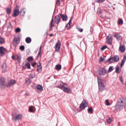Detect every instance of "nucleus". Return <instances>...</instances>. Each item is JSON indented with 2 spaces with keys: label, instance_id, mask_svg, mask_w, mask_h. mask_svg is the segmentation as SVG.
<instances>
[{
  "label": "nucleus",
  "instance_id": "nucleus-40",
  "mask_svg": "<svg viewBox=\"0 0 126 126\" xmlns=\"http://www.w3.org/2000/svg\"><path fill=\"white\" fill-rule=\"evenodd\" d=\"M29 110L30 112H34L33 109L32 107H31L29 108Z\"/></svg>",
  "mask_w": 126,
  "mask_h": 126
},
{
  "label": "nucleus",
  "instance_id": "nucleus-23",
  "mask_svg": "<svg viewBox=\"0 0 126 126\" xmlns=\"http://www.w3.org/2000/svg\"><path fill=\"white\" fill-rule=\"evenodd\" d=\"M115 72L117 73H119L121 71V69L118 66H116L115 67Z\"/></svg>",
  "mask_w": 126,
  "mask_h": 126
},
{
  "label": "nucleus",
  "instance_id": "nucleus-37",
  "mask_svg": "<svg viewBox=\"0 0 126 126\" xmlns=\"http://www.w3.org/2000/svg\"><path fill=\"white\" fill-rule=\"evenodd\" d=\"M105 0H96V2L98 3H102L104 2Z\"/></svg>",
  "mask_w": 126,
  "mask_h": 126
},
{
  "label": "nucleus",
  "instance_id": "nucleus-43",
  "mask_svg": "<svg viewBox=\"0 0 126 126\" xmlns=\"http://www.w3.org/2000/svg\"><path fill=\"white\" fill-rule=\"evenodd\" d=\"M20 31V29L19 28H17L16 29L15 31L16 33Z\"/></svg>",
  "mask_w": 126,
  "mask_h": 126
},
{
  "label": "nucleus",
  "instance_id": "nucleus-52",
  "mask_svg": "<svg viewBox=\"0 0 126 126\" xmlns=\"http://www.w3.org/2000/svg\"><path fill=\"white\" fill-rule=\"evenodd\" d=\"M36 63H33L32 65V66L33 67H34V66L36 64Z\"/></svg>",
  "mask_w": 126,
  "mask_h": 126
},
{
  "label": "nucleus",
  "instance_id": "nucleus-49",
  "mask_svg": "<svg viewBox=\"0 0 126 126\" xmlns=\"http://www.w3.org/2000/svg\"><path fill=\"white\" fill-rule=\"evenodd\" d=\"M60 0H58L57 1V2H56V4H60V1H59Z\"/></svg>",
  "mask_w": 126,
  "mask_h": 126
},
{
  "label": "nucleus",
  "instance_id": "nucleus-9",
  "mask_svg": "<svg viewBox=\"0 0 126 126\" xmlns=\"http://www.w3.org/2000/svg\"><path fill=\"white\" fill-rule=\"evenodd\" d=\"M55 47H56L55 51H58L60 49L61 47V42L59 40L58 41Z\"/></svg>",
  "mask_w": 126,
  "mask_h": 126
},
{
  "label": "nucleus",
  "instance_id": "nucleus-21",
  "mask_svg": "<svg viewBox=\"0 0 126 126\" xmlns=\"http://www.w3.org/2000/svg\"><path fill=\"white\" fill-rule=\"evenodd\" d=\"M126 60V56H124V57L123 59L122 60L121 64V66L122 67V66L124 64Z\"/></svg>",
  "mask_w": 126,
  "mask_h": 126
},
{
  "label": "nucleus",
  "instance_id": "nucleus-1",
  "mask_svg": "<svg viewBox=\"0 0 126 126\" xmlns=\"http://www.w3.org/2000/svg\"><path fill=\"white\" fill-rule=\"evenodd\" d=\"M126 104V99L123 98H120L117 101L115 106V109L117 111H120L122 109L123 106Z\"/></svg>",
  "mask_w": 126,
  "mask_h": 126
},
{
  "label": "nucleus",
  "instance_id": "nucleus-18",
  "mask_svg": "<svg viewBox=\"0 0 126 126\" xmlns=\"http://www.w3.org/2000/svg\"><path fill=\"white\" fill-rule=\"evenodd\" d=\"M72 17L70 20L69 22L67 24L66 26V27L67 29H69L71 27V21Z\"/></svg>",
  "mask_w": 126,
  "mask_h": 126
},
{
  "label": "nucleus",
  "instance_id": "nucleus-41",
  "mask_svg": "<svg viewBox=\"0 0 126 126\" xmlns=\"http://www.w3.org/2000/svg\"><path fill=\"white\" fill-rule=\"evenodd\" d=\"M4 42V39L3 38H1L0 36V43L2 44Z\"/></svg>",
  "mask_w": 126,
  "mask_h": 126
},
{
  "label": "nucleus",
  "instance_id": "nucleus-7",
  "mask_svg": "<svg viewBox=\"0 0 126 126\" xmlns=\"http://www.w3.org/2000/svg\"><path fill=\"white\" fill-rule=\"evenodd\" d=\"M61 89L67 93H71V90L70 89L65 87L64 86H62L61 87Z\"/></svg>",
  "mask_w": 126,
  "mask_h": 126
},
{
  "label": "nucleus",
  "instance_id": "nucleus-50",
  "mask_svg": "<svg viewBox=\"0 0 126 126\" xmlns=\"http://www.w3.org/2000/svg\"><path fill=\"white\" fill-rule=\"evenodd\" d=\"M12 58L14 60L15 58V57L14 55H13L12 56Z\"/></svg>",
  "mask_w": 126,
  "mask_h": 126
},
{
  "label": "nucleus",
  "instance_id": "nucleus-8",
  "mask_svg": "<svg viewBox=\"0 0 126 126\" xmlns=\"http://www.w3.org/2000/svg\"><path fill=\"white\" fill-rule=\"evenodd\" d=\"M20 41V39L18 38H15L13 40V45L15 47H16Z\"/></svg>",
  "mask_w": 126,
  "mask_h": 126
},
{
  "label": "nucleus",
  "instance_id": "nucleus-39",
  "mask_svg": "<svg viewBox=\"0 0 126 126\" xmlns=\"http://www.w3.org/2000/svg\"><path fill=\"white\" fill-rule=\"evenodd\" d=\"M112 121V120L110 118H109L107 120V122L108 123H110Z\"/></svg>",
  "mask_w": 126,
  "mask_h": 126
},
{
  "label": "nucleus",
  "instance_id": "nucleus-44",
  "mask_svg": "<svg viewBox=\"0 0 126 126\" xmlns=\"http://www.w3.org/2000/svg\"><path fill=\"white\" fill-rule=\"evenodd\" d=\"M113 70V67L112 66H110L109 68L108 71L110 72Z\"/></svg>",
  "mask_w": 126,
  "mask_h": 126
},
{
  "label": "nucleus",
  "instance_id": "nucleus-30",
  "mask_svg": "<svg viewBox=\"0 0 126 126\" xmlns=\"http://www.w3.org/2000/svg\"><path fill=\"white\" fill-rule=\"evenodd\" d=\"M55 68L57 70H59L61 69V65H57L56 66Z\"/></svg>",
  "mask_w": 126,
  "mask_h": 126
},
{
  "label": "nucleus",
  "instance_id": "nucleus-31",
  "mask_svg": "<svg viewBox=\"0 0 126 126\" xmlns=\"http://www.w3.org/2000/svg\"><path fill=\"white\" fill-rule=\"evenodd\" d=\"M41 63H39V65H37V66L38 67L37 70L38 71H39V70H41L42 69V67L41 66Z\"/></svg>",
  "mask_w": 126,
  "mask_h": 126
},
{
  "label": "nucleus",
  "instance_id": "nucleus-28",
  "mask_svg": "<svg viewBox=\"0 0 126 126\" xmlns=\"http://www.w3.org/2000/svg\"><path fill=\"white\" fill-rule=\"evenodd\" d=\"M31 79L28 78L26 79V82L27 85H29L31 83Z\"/></svg>",
  "mask_w": 126,
  "mask_h": 126
},
{
  "label": "nucleus",
  "instance_id": "nucleus-54",
  "mask_svg": "<svg viewBox=\"0 0 126 126\" xmlns=\"http://www.w3.org/2000/svg\"><path fill=\"white\" fill-rule=\"evenodd\" d=\"M42 48V46H41L40 47V48H39V50H41Z\"/></svg>",
  "mask_w": 126,
  "mask_h": 126
},
{
  "label": "nucleus",
  "instance_id": "nucleus-11",
  "mask_svg": "<svg viewBox=\"0 0 126 126\" xmlns=\"http://www.w3.org/2000/svg\"><path fill=\"white\" fill-rule=\"evenodd\" d=\"M54 21L56 23L58 24L61 20V18L59 16H56L54 17Z\"/></svg>",
  "mask_w": 126,
  "mask_h": 126
},
{
  "label": "nucleus",
  "instance_id": "nucleus-33",
  "mask_svg": "<svg viewBox=\"0 0 126 126\" xmlns=\"http://www.w3.org/2000/svg\"><path fill=\"white\" fill-rule=\"evenodd\" d=\"M118 24H123V22L122 19H120L118 20Z\"/></svg>",
  "mask_w": 126,
  "mask_h": 126
},
{
  "label": "nucleus",
  "instance_id": "nucleus-57",
  "mask_svg": "<svg viewBox=\"0 0 126 126\" xmlns=\"http://www.w3.org/2000/svg\"><path fill=\"white\" fill-rule=\"evenodd\" d=\"M9 24H10V25L11 26V23H9Z\"/></svg>",
  "mask_w": 126,
  "mask_h": 126
},
{
  "label": "nucleus",
  "instance_id": "nucleus-55",
  "mask_svg": "<svg viewBox=\"0 0 126 126\" xmlns=\"http://www.w3.org/2000/svg\"><path fill=\"white\" fill-rule=\"evenodd\" d=\"M49 35L50 36H52L53 35V34H49Z\"/></svg>",
  "mask_w": 126,
  "mask_h": 126
},
{
  "label": "nucleus",
  "instance_id": "nucleus-42",
  "mask_svg": "<svg viewBox=\"0 0 126 126\" xmlns=\"http://www.w3.org/2000/svg\"><path fill=\"white\" fill-rule=\"evenodd\" d=\"M19 49L21 51H23L24 49V46H21L20 47Z\"/></svg>",
  "mask_w": 126,
  "mask_h": 126
},
{
  "label": "nucleus",
  "instance_id": "nucleus-59",
  "mask_svg": "<svg viewBox=\"0 0 126 126\" xmlns=\"http://www.w3.org/2000/svg\"><path fill=\"white\" fill-rule=\"evenodd\" d=\"M125 84L126 85V81L125 82Z\"/></svg>",
  "mask_w": 126,
  "mask_h": 126
},
{
  "label": "nucleus",
  "instance_id": "nucleus-4",
  "mask_svg": "<svg viewBox=\"0 0 126 126\" xmlns=\"http://www.w3.org/2000/svg\"><path fill=\"white\" fill-rule=\"evenodd\" d=\"M19 13L20 12L19 11L18 6H17L14 9L13 11V14L12 16L13 17H15L18 15Z\"/></svg>",
  "mask_w": 126,
  "mask_h": 126
},
{
  "label": "nucleus",
  "instance_id": "nucleus-32",
  "mask_svg": "<svg viewBox=\"0 0 126 126\" xmlns=\"http://www.w3.org/2000/svg\"><path fill=\"white\" fill-rule=\"evenodd\" d=\"M2 68L4 70H5L6 68V65L5 63H4L2 66Z\"/></svg>",
  "mask_w": 126,
  "mask_h": 126
},
{
  "label": "nucleus",
  "instance_id": "nucleus-6",
  "mask_svg": "<svg viewBox=\"0 0 126 126\" xmlns=\"http://www.w3.org/2000/svg\"><path fill=\"white\" fill-rule=\"evenodd\" d=\"M98 74L100 75H104L107 73V69L103 67L98 72Z\"/></svg>",
  "mask_w": 126,
  "mask_h": 126
},
{
  "label": "nucleus",
  "instance_id": "nucleus-38",
  "mask_svg": "<svg viewBox=\"0 0 126 126\" xmlns=\"http://www.w3.org/2000/svg\"><path fill=\"white\" fill-rule=\"evenodd\" d=\"M11 11V9L8 8L6 9V11L7 14H9Z\"/></svg>",
  "mask_w": 126,
  "mask_h": 126
},
{
  "label": "nucleus",
  "instance_id": "nucleus-25",
  "mask_svg": "<svg viewBox=\"0 0 126 126\" xmlns=\"http://www.w3.org/2000/svg\"><path fill=\"white\" fill-rule=\"evenodd\" d=\"M37 89L39 91H41L43 90L42 86L40 85H37L36 87Z\"/></svg>",
  "mask_w": 126,
  "mask_h": 126
},
{
  "label": "nucleus",
  "instance_id": "nucleus-26",
  "mask_svg": "<svg viewBox=\"0 0 126 126\" xmlns=\"http://www.w3.org/2000/svg\"><path fill=\"white\" fill-rule=\"evenodd\" d=\"M119 49L121 52H124L125 51V47L124 46H122L120 47Z\"/></svg>",
  "mask_w": 126,
  "mask_h": 126
},
{
  "label": "nucleus",
  "instance_id": "nucleus-58",
  "mask_svg": "<svg viewBox=\"0 0 126 126\" xmlns=\"http://www.w3.org/2000/svg\"><path fill=\"white\" fill-rule=\"evenodd\" d=\"M33 78V77H32V76H31V78Z\"/></svg>",
  "mask_w": 126,
  "mask_h": 126
},
{
  "label": "nucleus",
  "instance_id": "nucleus-34",
  "mask_svg": "<svg viewBox=\"0 0 126 126\" xmlns=\"http://www.w3.org/2000/svg\"><path fill=\"white\" fill-rule=\"evenodd\" d=\"M93 109L92 107H90L88 109V111L89 112H90V113H92L93 112L92 111Z\"/></svg>",
  "mask_w": 126,
  "mask_h": 126
},
{
  "label": "nucleus",
  "instance_id": "nucleus-36",
  "mask_svg": "<svg viewBox=\"0 0 126 126\" xmlns=\"http://www.w3.org/2000/svg\"><path fill=\"white\" fill-rule=\"evenodd\" d=\"M107 48V47L106 45H104L101 48V50L102 51H103L104 49H105L106 48Z\"/></svg>",
  "mask_w": 126,
  "mask_h": 126
},
{
  "label": "nucleus",
  "instance_id": "nucleus-35",
  "mask_svg": "<svg viewBox=\"0 0 126 126\" xmlns=\"http://www.w3.org/2000/svg\"><path fill=\"white\" fill-rule=\"evenodd\" d=\"M27 59L28 60L29 62H30L33 60V59L32 57L31 56L28 57Z\"/></svg>",
  "mask_w": 126,
  "mask_h": 126
},
{
  "label": "nucleus",
  "instance_id": "nucleus-19",
  "mask_svg": "<svg viewBox=\"0 0 126 126\" xmlns=\"http://www.w3.org/2000/svg\"><path fill=\"white\" fill-rule=\"evenodd\" d=\"M60 16L63 21H65L66 20L67 18V17L64 14H60Z\"/></svg>",
  "mask_w": 126,
  "mask_h": 126
},
{
  "label": "nucleus",
  "instance_id": "nucleus-13",
  "mask_svg": "<svg viewBox=\"0 0 126 126\" xmlns=\"http://www.w3.org/2000/svg\"><path fill=\"white\" fill-rule=\"evenodd\" d=\"M114 36L118 40H120L122 39V37L120 35L117 33H116L114 34Z\"/></svg>",
  "mask_w": 126,
  "mask_h": 126
},
{
  "label": "nucleus",
  "instance_id": "nucleus-10",
  "mask_svg": "<svg viewBox=\"0 0 126 126\" xmlns=\"http://www.w3.org/2000/svg\"><path fill=\"white\" fill-rule=\"evenodd\" d=\"M6 85L4 79L2 78H0V87L3 88Z\"/></svg>",
  "mask_w": 126,
  "mask_h": 126
},
{
  "label": "nucleus",
  "instance_id": "nucleus-14",
  "mask_svg": "<svg viewBox=\"0 0 126 126\" xmlns=\"http://www.w3.org/2000/svg\"><path fill=\"white\" fill-rule=\"evenodd\" d=\"M13 117L16 120H19L22 118V115L20 114H16L15 117H14V115H13Z\"/></svg>",
  "mask_w": 126,
  "mask_h": 126
},
{
  "label": "nucleus",
  "instance_id": "nucleus-48",
  "mask_svg": "<svg viewBox=\"0 0 126 126\" xmlns=\"http://www.w3.org/2000/svg\"><path fill=\"white\" fill-rule=\"evenodd\" d=\"M77 29H78V31L80 32H82L83 31V29L81 28H77Z\"/></svg>",
  "mask_w": 126,
  "mask_h": 126
},
{
  "label": "nucleus",
  "instance_id": "nucleus-5",
  "mask_svg": "<svg viewBox=\"0 0 126 126\" xmlns=\"http://www.w3.org/2000/svg\"><path fill=\"white\" fill-rule=\"evenodd\" d=\"M88 105L87 102L85 100H83L80 105V108L81 109H84Z\"/></svg>",
  "mask_w": 126,
  "mask_h": 126
},
{
  "label": "nucleus",
  "instance_id": "nucleus-47",
  "mask_svg": "<svg viewBox=\"0 0 126 126\" xmlns=\"http://www.w3.org/2000/svg\"><path fill=\"white\" fill-rule=\"evenodd\" d=\"M104 60H105L104 58H103L102 57H101L100 58V60H99V61L101 62H102V61H104Z\"/></svg>",
  "mask_w": 126,
  "mask_h": 126
},
{
  "label": "nucleus",
  "instance_id": "nucleus-27",
  "mask_svg": "<svg viewBox=\"0 0 126 126\" xmlns=\"http://www.w3.org/2000/svg\"><path fill=\"white\" fill-rule=\"evenodd\" d=\"M54 20L53 19V18L52 19L50 23V27L51 28L52 27L54 26Z\"/></svg>",
  "mask_w": 126,
  "mask_h": 126
},
{
  "label": "nucleus",
  "instance_id": "nucleus-45",
  "mask_svg": "<svg viewBox=\"0 0 126 126\" xmlns=\"http://www.w3.org/2000/svg\"><path fill=\"white\" fill-rule=\"evenodd\" d=\"M119 80L123 84V78L122 76H120L119 77Z\"/></svg>",
  "mask_w": 126,
  "mask_h": 126
},
{
  "label": "nucleus",
  "instance_id": "nucleus-3",
  "mask_svg": "<svg viewBox=\"0 0 126 126\" xmlns=\"http://www.w3.org/2000/svg\"><path fill=\"white\" fill-rule=\"evenodd\" d=\"M119 60V57L117 55H115L113 57L110 58L108 61L110 63H111L114 61V62H117Z\"/></svg>",
  "mask_w": 126,
  "mask_h": 126
},
{
  "label": "nucleus",
  "instance_id": "nucleus-24",
  "mask_svg": "<svg viewBox=\"0 0 126 126\" xmlns=\"http://www.w3.org/2000/svg\"><path fill=\"white\" fill-rule=\"evenodd\" d=\"M25 41L27 43H30L31 41V39L30 38L28 37L26 38Z\"/></svg>",
  "mask_w": 126,
  "mask_h": 126
},
{
  "label": "nucleus",
  "instance_id": "nucleus-53",
  "mask_svg": "<svg viewBox=\"0 0 126 126\" xmlns=\"http://www.w3.org/2000/svg\"><path fill=\"white\" fill-rule=\"evenodd\" d=\"M98 12H99V13H102L101 11V10H100V11H99Z\"/></svg>",
  "mask_w": 126,
  "mask_h": 126
},
{
  "label": "nucleus",
  "instance_id": "nucleus-29",
  "mask_svg": "<svg viewBox=\"0 0 126 126\" xmlns=\"http://www.w3.org/2000/svg\"><path fill=\"white\" fill-rule=\"evenodd\" d=\"M26 12V10L25 8H23L21 9L20 13V14H22V15L23 16V14H24Z\"/></svg>",
  "mask_w": 126,
  "mask_h": 126
},
{
  "label": "nucleus",
  "instance_id": "nucleus-51",
  "mask_svg": "<svg viewBox=\"0 0 126 126\" xmlns=\"http://www.w3.org/2000/svg\"><path fill=\"white\" fill-rule=\"evenodd\" d=\"M41 50H39V53L38 56H39L41 53Z\"/></svg>",
  "mask_w": 126,
  "mask_h": 126
},
{
  "label": "nucleus",
  "instance_id": "nucleus-22",
  "mask_svg": "<svg viewBox=\"0 0 126 126\" xmlns=\"http://www.w3.org/2000/svg\"><path fill=\"white\" fill-rule=\"evenodd\" d=\"M27 67L28 69H30V64L28 63H26L25 66L23 67V69H25Z\"/></svg>",
  "mask_w": 126,
  "mask_h": 126
},
{
  "label": "nucleus",
  "instance_id": "nucleus-16",
  "mask_svg": "<svg viewBox=\"0 0 126 126\" xmlns=\"http://www.w3.org/2000/svg\"><path fill=\"white\" fill-rule=\"evenodd\" d=\"M16 83V81L14 80H11L9 82L7 86L8 87L10 86H11L13 85Z\"/></svg>",
  "mask_w": 126,
  "mask_h": 126
},
{
  "label": "nucleus",
  "instance_id": "nucleus-2",
  "mask_svg": "<svg viewBox=\"0 0 126 126\" xmlns=\"http://www.w3.org/2000/svg\"><path fill=\"white\" fill-rule=\"evenodd\" d=\"M99 89V91L102 92L104 89L105 86L103 83V80L100 79L98 77L97 78Z\"/></svg>",
  "mask_w": 126,
  "mask_h": 126
},
{
  "label": "nucleus",
  "instance_id": "nucleus-17",
  "mask_svg": "<svg viewBox=\"0 0 126 126\" xmlns=\"http://www.w3.org/2000/svg\"><path fill=\"white\" fill-rule=\"evenodd\" d=\"M21 54L20 53H18L16 55V59L18 61V63H20V62L21 59Z\"/></svg>",
  "mask_w": 126,
  "mask_h": 126
},
{
  "label": "nucleus",
  "instance_id": "nucleus-12",
  "mask_svg": "<svg viewBox=\"0 0 126 126\" xmlns=\"http://www.w3.org/2000/svg\"><path fill=\"white\" fill-rule=\"evenodd\" d=\"M112 37L109 35L106 38L107 42L109 44H111L112 42Z\"/></svg>",
  "mask_w": 126,
  "mask_h": 126
},
{
  "label": "nucleus",
  "instance_id": "nucleus-20",
  "mask_svg": "<svg viewBox=\"0 0 126 126\" xmlns=\"http://www.w3.org/2000/svg\"><path fill=\"white\" fill-rule=\"evenodd\" d=\"M57 87L61 89V87L63 86H64L63 85V83L60 81L58 82L57 83Z\"/></svg>",
  "mask_w": 126,
  "mask_h": 126
},
{
  "label": "nucleus",
  "instance_id": "nucleus-15",
  "mask_svg": "<svg viewBox=\"0 0 126 126\" xmlns=\"http://www.w3.org/2000/svg\"><path fill=\"white\" fill-rule=\"evenodd\" d=\"M5 49L3 47H0V54L1 56H2L4 54V52L5 51Z\"/></svg>",
  "mask_w": 126,
  "mask_h": 126
},
{
  "label": "nucleus",
  "instance_id": "nucleus-56",
  "mask_svg": "<svg viewBox=\"0 0 126 126\" xmlns=\"http://www.w3.org/2000/svg\"><path fill=\"white\" fill-rule=\"evenodd\" d=\"M124 1L125 4H126V0H124Z\"/></svg>",
  "mask_w": 126,
  "mask_h": 126
},
{
  "label": "nucleus",
  "instance_id": "nucleus-46",
  "mask_svg": "<svg viewBox=\"0 0 126 126\" xmlns=\"http://www.w3.org/2000/svg\"><path fill=\"white\" fill-rule=\"evenodd\" d=\"M105 102L106 103V105H110L109 103V100H106L105 101Z\"/></svg>",
  "mask_w": 126,
  "mask_h": 126
}]
</instances>
